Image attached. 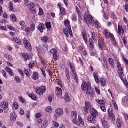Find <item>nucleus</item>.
Here are the masks:
<instances>
[{"mask_svg": "<svg viewBox=\"0 0 128 128\" xmlns=\"http://www.w3.org/2000/svg\"><path fill=\"white\" fill-rule=\"evenodd\" d=\"M14 80H15L16 82H18V84L20 83L21 80H20V78H18V76H15L14 77Z\"/></svg>", "mask_w": 128, "mask_h": 128, "instance_id": "obj_47", "label": "nucleus"}, {"mask_svg": "<svg viewBox=\"0 0 128 128\" xmlns=\"http://www.w3.org/2000/svg\"><path fill=\"white\" fill-rule=\"evenodd\" d=\"M72 78L75 81V82H78V74H76V73H74V74H72Z\"/></svg>", "mask_w": 128, "mask_h": 128, "instance_id": "obj_26", "label": "nucleus"}, {"mask_svg": "<svg viewBox=\"0 0 128 128\" xmlns=\"http://www.w3.org/2000/svg\"><path fill=\"white\" fill-rule=\"evenodd\" d=\"M37 28L40 30V32H44V29H42L40 26H38Z\"/></svg>", "mask_w": 128, "mask_h": 128, "instance_id": "obj_59", "label": "nucleus"}, {"mask_svg": "<svg viewBox=\"0 0 128 128\" xmlns=\"http://www.w3.org/2000/svg\"><path fill=\"white\" fill-rule=\"evenodd\" d=\"M90 113L94 118H96L98 116V111L94 108H92L90 110Z\"/></svg>", "mask_w": 128, "mask_h": 128, "instance_id": "obj_9", "label": "nucleus"}, {"mask_svg": "<svg viewBox=\"0 0 128 128\" xmlns=\"http://www.w3.org/2000/svg\"><path fill=\"white\" fill-rule=\"evenodd\" d=\"M19 23H20V26H24V24H26V22L24 20H20Z\"/></svg>", "mask_w": 128, "mask_h": 128, "instance_id": "obj_56", "label": "nucleus"}, {"mask_svg": "<svg viewBox=\"0 0 128 128\" xmlns=\"http://www.w3.org/2000/svg\"><path fill=\"white\" fill-rule=\"evenodd\" d=\"M76 118H74L72 120L73 122L75 123L76 124L77 126H80V124H78V121H76Z\"/></svg>", "mask_w": 128, "mask_h": 128, "instance_id": "obj_57", "label": "nucleus"}, {"mask_svg": "<svg viewBox=\"0 0 128 128\" xmlns=\"http://www.w3.org/2000/svg\"><path fill=\"white\" fill-rule=\"evenodd\" d=\"M104 34L106 38H110L112 40L114 41V34L110 32H108V30H105L104 31Z\"/></svg>", "mask_w": 128, "mask_h": 128, "instance_id": "obj_4", "label": "nucleus"}, {"mask_svg": "<svg viewBox=\"0 0 128 128\" xmlns=\"http://www.w3.org/2000/svg\"><path fill=\"white\" fill-rule=\"evenodd\" d=\"M122 100L125 102H128V96L123 97Z\"/></svg>", "mask_w": 128, "mask_h": 128, "instance_id": "obj_61", "label": "nucleus"}, {"mask_svg": "<svg viewBox=\"0 0 128 128\" xmlns=\"http://www.w3.org/2000/svg\"><path fill=\"white\" fill-rule=\"evenodd\" d=\"M100 108L102 110V112H106V107H104V106H100Z\"/></svg>", "mask_w": 128, "mask_h": 128, "instance_id": "obj_58", "label": "nucleus"}, {"mask_svg": "<svg viewBox=\"0 0 128 128\" xmlns=\"http://www.w3.org/2000/svg\"><path fill=\"white\" fill-rule=\"evenodd\" d=\"M38 14L40 16H42V14H44V11L42 10V9L40 8H39Z\"/></svg>", "mask_w": 128, "mask_h": 128, "instance_id": "obj_50", "label": "nucleus"}, {"mask_svg": "<svg viewBox=\"0 0 128 128\" xmlns=\"http://www.w3.org/2000/svg\"><path fill=\"white\" fill-rule=\"evenodd\" d=\"M108 62L111 66H114V59L112 58H108Z\"/></svg>", "mask_w": 128, "mask_h": 128, "instance_id": "obj_45", "label": "nucleus"}, {"mask_svg": "<svg viewBox=\"0 0 128 128\" xmlns=\"http://www.w3.org/2000/svg\"><path fill=\"white\" fill-rule=\"evenodd\" d=\"M29 96L30 98H32V100H36V96L32 94H30Z\"/></svg>", "mask_w": 128, "mask_h": 128, "instance_id": "obj_43", "label": "nucleus"}, {"mask_svg": "<svg viewBox=\"0 0 128 128\" xmlns=\"http://www.w3.org/2000/svg\"><path fill=\"white\" fill-rule=\"evenodd\" d=\"M46 88L44 86H41L36 88V92L38 94H40V96L42 94H44L46 91Z\"/></svg>", "mask_w": 128, "mask_h": 128, "instance_id": "obj_5", "label": "nucleus"}, {"mask_svg": "<svg viewBox=\"0 0 128 128\" xmlns=\"http://www.w3.org/2000/svg\"><path fill=\"white\" fill-rule=\"evenodd\" d=\"M94 116H88L87 118V120L89 122H91V124H94Z\"/></svg>", "mask_w": 128, "mask_h": 128, "instance_id": "obj_21", "label": "nucleus"}, {"mask_svg": "<svg viewBox=\"0 0 128 128\" xmlns=\"http://www.w3.org/2000/svg\"><path fill=\"white\" fill-rule=\"evenodd\" d=\"M64 24L66 26L65 30H64V32L66 36H68V34L72 36V28H70V20H66L64 21Z\"/></svg>", "mask_w": 128, "mask_h": 128, "instance_id": "obj_1", "label": "nucleus"}, {"mask_svg": "<svg viewBox=\"0 0 128 128\" xmlns=\"http://www.w3.org/2000/svg\"><path fill=\"white\" fill-rule=\"evenodd\" d=\"M39 26H40V28H42L43 30H46V26H44V24L42 23H40Z\"/></svg>", "mask_w": 128, "mask_h": 128, "instance_id": "obj_60", "label": "nucleus"}, {"mask_svg": "<svg viewBox=\"0 0 128 128\" xmlns=\"http://www.w3.org/2000/svg\"><path fill=\"white\" fill-rule=\"evenodd\" d=\"M22 30H24V32H28V34L30 33V28H28V26H24L21 27Z\"/></svg>", "mask_w": 128, "mask_h": 128, "instance_id": "obj_19", "label": "nucleus"}, {"mask_svg": "<svg viewBox=\"0 0 128 128\" xmlns=\"http://www.w3.org/2000/svg\"><path fill=\"white\" fill-rule=\"evenodd\" d=\"M82 36L83 39L84 40V42L86 44H88V36H86V32H82Z\"/></svg>", "mask_w": 128, "mask_h": 128, "instance_id": "obj_22", "label": "nucleus"}, {"mask_svg": "<svg viewBox=\"0 0 128 128\" xmlns=\"http://www.w3.org/2000/svg\"><path fill=\"white\" fill-rule=\"evenodd\" d=\"M41 40L44 42H48V36H44L41 38Z\"/></svg>", "mask_w": 128, "mask_h": 128, "instance_id": "obj_39", "label": "nucleus"}, {"mask_svg": "<svg viewBox=\"0 0 128 128\" xmlns=\"http://www.w3.org/2000/svg\"><path fill=\"white\" fill-rule=\"evenodd\" d=\"M10 18L12 20V22H16V16L14 14H12L10 16Z\"/></svg>", "mask_w": 128, "mask_h": 128, "instance_id": "obj_46", "label": "nucleus"}, {"mask_svg": "<svg viewBox=\"0 0 128 128\" xmlns=\"http://www.w3.org/2000/svg\"><path fill=\"white\" fill-rule=\"evenodd\" d=\"M23 44L24 46L28 50H32V46H30V43L28 40H25L23 41Z\"/></svg>", "mask_w": 128, "mask_h": 128, "instance_id": "obj_7", "label": "nucleus"}, {"mask_svg": "<svg viewBox=\"0 0 128 128\" xmlns=\"http://www.w3.org/2000/svg\"><path fill=\"white\" fill-rule=\"evenodd\" d=\"M118 73L121 80H122V77L124 76V68H122L121 69H118Z\"/></svg>", "mask_w": 128, "mask_h": 128, "instance_id": "obj_18", "label": "nucleus"}, {"mask_svg": "<svg viewBox=\"0 0 128 128\" xmlns=\"http://www.w3.org/2000/svg\"><path fill=\"white\" fill-rule=\"evenodd\" d=\"M12 108L14 110H18V104L16 102L13 103Z\"/></svg>", "mask_w": 128, "mask_h": 128, "instance_id": "obj_34", "label": "nucleus"}, {"mask_svg": "<svg viewBox=\"0 0 128 128\" xmlns=\"http://www.w3.org/2000/svg\"><path fill=\"white\" fill-rule=\"evenodd\" d=\"M96 102L98 104H104V101L102 100H100L98 99H96Z\"/></svg>", "mask_w": 128, "mask_h": 128, "instance_id": "obj_41", "label": "nucleus"}, {"mask_svg": "<svg viewBox=\"0 0 128 128\" xmlns=\"http://www.w3.org/2000/svg\"><path fill=\"white\" fill-rule=\"evenodd\" d=\"M84 20L86 24H91V26H94V23L92 22L94 21V18L92 16L86 13H85L84 14Z\"/></svg>", "mask_w": 128, "mask_h": 128, "instance_id": "obj_3", "label": "nucleus"}, {"mask_svg": "<svg viewBox=\"0 0 128 128\" xmlns=\"http://www.w3.org/2000/svg\"><path fill=\"white\" fill-rule=\"evenodd\" d=\"M88 44H89L90 47L91 48H94V41H92V38H89Z\"/></svg>", "mask_w": 128, "mask_h": 128, "instance_id": "obj_30", "label": "nucleus"}, {"mask_svg": "<svg viewBox=\"0 0 128 128\" xmlns=\"http://www.w3.org/2000/svg\"><path fill=\"white\" fill-rule=\"evenodd\" d=\"M81 88L82 90L86 91L87 94H92V86L90 82H83L82 84Z\"/></svg>", "mask_w": 128, "mask_h": 128, "instance_id": "obj_2", "label": "nucleus"}, {"mask_svg": "<svg viewBox=\"0 0 128 128\" xmlns=\"http://www.w3.org/2000/svg\"><path fill=\"white\" fill-rule=\"evenodd\" d=\"M56 94L57 96H60L62 94V90L61 88L57 87L56 88V90L55 91Z\"/></svg>", "mask_w": 128, "mask_h": 128, "instance_id": "obj_11", "label": "nucleus"}, {"mask_svg": "<svg viewBox=\"0 0 128 128\" xmlns=\"http://www.w3.org/2000/svg\"><path fill=\"white\" fill-rule=\"evenodd\" d=\"M13 40L16 42V44H22V42L20 38H13Z\"/></svg>", "mask_w": 128, "mask_h": 128, "instance_id": "obj_33", "label": "nucleus"}, {"mask_svg": "<svg viewBox=\"0 0 128 128\" xmlns=\"http://www.w3.org/2000/svg\"><path fill=\"white\" fill-rule=\"evenodd\" d=\"M116 124H117V126H118V128H120V126H122V121H120V120L119 118H117Z\"/></svg>", "mask_w": 128, "mask_h": 128, "instance_id": "obj_32", "label": "nucleus"}, {"mask_svg": "<svg viewBox=\"0 0 128 128\" xmlns=\"http://www.w3.org/2000/svg\"><path fill=\"white\" fill-rule=\"evenodd\" d=\"M22 58H24L26 60H30V56H28V54L26 53H24L22 54Z\"/></svg>", "mask_w": 128, "mask_h": 128, "instance_id": "obj_31", "label": "nucleus"}, {"mask_svg": "<svg viewBox=\"0 0 128 128\" xmlns=\"http://www.w3.org/2000/svg\"><path fill=\"white\" fill-rule=\"evenodd\" d=\"M76 10L78 12V16L80 18V16H82V13H80V10L78 8V7H76Z\"/></svg>", "mask_w": 128, "mask_h": 128, "instance_id": "obj_52", "label": "nucleus"}, {"mask_svg": "<svg viewBox=\"0 0 128 128\" xmlns=\"http://www.w3.org/2000/svg\"><path fill=\"white\" fill-rule=\"evenodd\" d=\"M116 66L118 70L124 68V67H122V64L118 61L117 62Z\"/></svg>", "mask_w": 128, "mask_h": 128, "instance_id": "obj_42", "label": "nucleus"}, {"mask_svg": "<svg viewBox=\"0 0 128 128\" xmlns=\"http://www.w3.org/2000/svg\"><path fill=\"white\" fill-rule=\"evenodd\" d=\"M30 6L32 8H34V2H30Z\"/></svg>", "mask_w": 128, "mask_h": 128, "instance_id": "obj_64", "label": "nucleus"}, {"mask_svg": "<svg viewBox=\"0 0 128 128\" xmlns=\"http://www.w3.org/2000/svg\"><path fill=\"white\" fill-rule=\"evenodd\" d=\"M16 114L14 112H12L10 114V120L12 122H14L16 120Z\"/></svg>", "mask_w": 128, "mask_h": 128, "instance_id": "obj_12", "label": "nucleus"}, {"mask_svg": "<svg viewBox=\"0 0 128 128\" xmlns=\"http://www.w3.org/2000/svg\"><path fill=\"white\" fill-rule=\"evenodd\" d=\"M48 120H44L41 126V128H48Z\"/></svg>", "mask_w": 128, "mask_h": 128, "instance_id": "obj_23", "label": "nucleus"}, {"mask_svg": "<svg viewBox=\"0 0 128 128\" xmlns=\"http://www.w3.org/2000/svg\"><path fill=\"white\" fill-rule=\"evenodd\" d=\"M46 28H52V25H50V22H46L45 23Z\"/></svg>", "mask_w": 128, "mask_h": 128, "instance_id": "obj_44", "label": "nucleus"}, {"mask_svg": "<svg viewBox=\"0 0 128 128\" xmlns=\"http://www.w3.org/2000/svg\"><path fill=\"white\" fill-rule=\"evenodd\" d=\"M100 82L101 86H106V81L104 79H102L100 80Z\"/></svg>", "mask_w": 128, "mask_h": 128, "instance_id": "obj_48", "label": "nucleus"}, {"mask_svg": "<svg viewBox=\"0 0 128 128\" xmlns=\"http://www.w3.org/2000/svg\"><path fill=\"white\" fill-rule=\"evenodd\" d=\"M50 52L52 54L54 60H58V51L54 48L50 50Z\"/></svg>", "mask_w": 128, "mask_h": 128, "instance_id": "obj_6", "label": "nucleus"}, {"mask_svg": "<svg viewBox=\"0 0 128 128\" xmlns=\"http://www.w3.org/2000/svg\"><path fill=\"white\" fill-rule=\"evenodd\" d=\"M56 114L58 116H62L64 114V110L61 108H56L55 110Z\"/></svg>", "mask_w": 128, "mask_h": 128, "instance_id": "obj_15", "label": "nucleus"}, {"mask_svg": "<svg viewBox=\"0 0 128 128\" xmlns=\"http://www.w3.org/2000/svg\"><path fill=\"white\" fill-rule=\"evenodd\" d=\"M64 98L66 102H68L70 100V96H68V93L66 92L65 94Z\"/></svg>", "mask_w": 128, "mask_h": 128, "instance_id": "obj_24", "label": "nucleus"}, {"mask_svg": "<svg viewBox=\"0 0 128 128\" xmlns=\"http://www.w3.org/2000/svg\"><path fill=\"white\" fill-rule=\"evenodd\" d=\"M92 24H94H94L95 26L97 28H100V24L98 23V22L97 20H93Z\"/></svg>", "mask_w": 128, "mask_h": 128, "instance_id": "obj_35", "label": "nucleus"}, {"mask_svg": "<svg viewBox=\"0 0 128 128\" xmlns=\"http://www.w3.org/2000/svg\"><path fill=\"white\" fill-rule=\"evenodd\" d=\"M110 108L108 109V112L109 114V116L110 117V119L112 120H116V117L114 116V113H112V111H110Z\"/></svg>", "mask_w": 128, "mask_h": 128, "instance_id": "obj_17", "label": "nucleus"}, {"mask_svg": "<svg viewBox=\"0 0 128 128\" xmlns=\"http://www.w3.org/2000/svg\"><path fill=\"white\" fill-rule=\"evenodd\" d=\"M122 60L126 64H128V60L126 58L123 57Z\"/></svg>", "mask_w": 128, "mask_h": 128, "instance_id": "obj_63", "label": "nucleus"}, {"mask_svg": "<svg viewBox=\"0 0 128 128\" xmlns=\"http://www.w3.org/2000/svg\"><path fill=\"white\" fill-rule=\"evenodd\" d=\"M30 28V32H34L36 28V24H31Z\"/></svg>", "mask_w": 128, "mask_h": 128, "instance_id": "obj_37", "label": "nucleus"}, {"mask_svg": "<svg viewBox=\"0 0 128 128\" xmlns=\"http://www.w3.org/2000/svg\"><path fill=\"white\" fill-rule=\"evenodd\" d=\"M53 124H54V128H58V126H60V124L58 123V122H53Z\"/></svg>", "mask_w": 128, "mask_h": 128, "instance_id": "obj_49", "label": "nucleus"}, {"mask_svg": "<svg viewBox=\"0 0 128 128\" xmlns=\"http://www.w3.org/2000/svg\"><path fill=\"white\" fill-rule=\"evenodd\" d=\"M5 70L10 74V76H14V71L12 70L8 66H6L5 68Z\"/></svg>", "mask_w": 128, "mask_h": 128, "instance_id": "obj_16", "label": "nucleus"}, {"mask_svg": "<svg viewBox=\"0 0 128 128\" xmlns=\"http://www.w3.org/2000/svg\"><path fill=\"white\" fill-rule=\"evenodd\" d=\"M72 118H76V112L72 111Z\"/></svg>", "mask_w": 128, "mask_h": 128, "instance_id": "obj_53", "label": "nucleus"}, {"mask_svg": "<svg viewBox=\"0 0 128 128\" xmlns=\"http://www.w3.org/2000/svg\"><path fill=\"white\" fill-rule=\"evenodd\" d=\"M101 122H102V126H104V128H108V122L106 121L104 118H102Z\"/></svg>", "mask_w": 128, "mask_h": 128, "instance_id": "obj_27", "label": "nucleus"}, {"mask_svg": "<svg viewBox=\"0 0 128 128\" xmlns=\"http://www.w3.org/2000/svg\"><path fill=\"white\" fill-rule=\"evenodd\" d=\"M46 72H48V74H49V76H52V70H50V69H48L47 70H46Z\"/></svg>", "mask_w": 128, "mask_h": 128, "instance_id": "obj_54", "label": "nucleus"}, {"mask_svg": "<svg viewBox=\"0 0 128 128\" xmlns=\"http://www.w3.org/2000/svg\"><path fill=\"white\" fill-rule=\"evenodd\" d=\"M60 16H64V14H66V9H64V8L63 7L62 8H60Z\"/></svg>", "mask_w": 128, "mask_h": 128, "instance_id": "obj_28", "label": "nucleus"}, {"mask_svg": "<svg viewBox=\"0 0 128 128\" xmlns=\"http://www.w3.org/2000/svg\"><path fill=\"white\" fill-rule=\"evenodd\" d=\"M93 76L96 84H98V82H100V78H98V72H94L93 73Z\"/></svg>", "mask_w": 128, "mask_h": 128, "instance_id": "obj_10", "label": "nucleus"}, {"mask_svg": "<svg viewBox=\"0 0 128 128\" xmlns=\"http://www.w3.org/2000/svg\"><path fill=\"white\" fill-rule=\"evenodd\" d=\"M40 70L44 76L46 77V70H44V68H40Z\"/></svg>", "mask_w": 128, "mask_h": 128, "instance_id": "obj_51", "label": "nucleus"}, {"mask_svg": "<svg viewBox=\"0 0 128 128\" xmlns=\"http://www.w3.org/2000/svg\"><path fill=\"white\" fill-rule=\"evenodd\" d=\"M124 30L122 28V26H120V24H118V34L119 36H120L122 34H124Z\"/></svg>", "mask_w": 128, "mask_h": 128, "instance_id": "obj_13", "label": "nucleus"}, {"mask_svg": "<svg viewBox=\"0 0 128 128\" xmlns=\"http://www.w3.org/2000/svg\"><path fill=\"white\" fill-rule=\"evenodd\" d=\"M10 6V10H12V12H16V10H15L14 9V6Z\"/></svg>", "mask_w": 128, "mask_h": 128, "instance_id": "obj_55", "label": "nucleus"}, {"mask_svg": "<svg viewBox=\"0 0 128 128\" xmlns=\"http://www.w3.org/2000/svg\"><path fill=\"white\" fill-rule=\"evenodd\" d=\"M46 112H52V106H48L45 108Z\"/></svg>", "mask_w": 128, "mask_h": 128, "instance_id": "obj_38", "label": "nucleus"}, {"mask_svg": "<svg viewBox=\"0 0 128 128\" xmlns=\"http://www.w3.org/2000/svg\"><path fill=\"white\" fill-rule=\"evenodd\" d=\"M86 106L84 107V110L86 114L88 112V110H92V104L88 102H85Z\"/></svg>", "mask_w": 128, "mask_h": 128, "instance_id": "obj_8", "label": "nucleus"}, {"mask_svg": "<svg viewBox=\"0 0 128 128\" xmlns=\"http://www.w3.org/2000/svg\"><path fill=\"white\" fill-rule=\"evenodd\" d=\"M32 78L34 80H38V74L36 72H34L32 76Z\"/></svg>", "mask_w": 128, "mask_h": 128, "instance_id": "obj_20", "label": "nucleus"}, {"mask_svg": "<svg viewBox=\"0 0 128 128\" xmlns=\"http://www.w3.org/2000/svg\"><path fill=\"white\" fill-rule=\"evenodd\" d=\"M34 63L33 61H30L28 64V66L30 68H34Z\"/></svg>", "mask_w": 128, "mask_h": 128, "instance_id": "obj_40", "label": "nucleus"}, {"mask_svg": "<svg viewBox=\"0 0 128 128\" xmlns=\"http://www.w3.org/2000/svg\"><path fill=\"white\" fill-rule=\"evenodd\" d=\"M18 100H20V102H24V98H22V97L19 96Z\"/></svg>", "mask_w": 128, "mask_h": 128, "instance_id": "obj_62", "label": "nucleus"}, {"mask_svg": "<svg viewBox=\"0 0 128 128\" xmlns=\"http://www.w3.org/2000/svg\"><path fill=\"white\" fill-rule=\"evenodd\" d=\"M0 106L2 108H8V103L6 102H2L0 104Z\"/></svg>", "mask_w": 128, "mask_h": 128, "instance_id": "obj_14", "label": "nucleus"}, {"mask_svg": "<svg viewBox=\"0 0 128 128\" xmlns=\"http://www.w3.org/2000/svg\"><path fill=\"white\" fill-rule=\"evenodd\" d=\"M69 64H70V68L71 70L72 74H76V68H74V66L72 65V64H70V63Z\"/></svg>", "mask_w": 128, "mask_h": 128, "instance_id": "obj_25", "label": "nucleus"}, {"mask_svg": "<svg viewBox=\"0 0 128 128\" xmlns=\"http://www.w3.org/2000/svg\"><path fill=\"white\" fill-rule=\"evenodd\" d=\"M24 73L25 74H26V76H30V73H28V72H32V70H29V72H28V70L24 68Z\"/></svg>", "mask_w": 128, "mask_h": 128, "instance_id": "obj_36", "label": "nucleus"}, {"mask_svg": "<svg viewBox=\"0 0 128 128\" xmlns=\"http://www.w3.org/2000/svg\"><path fill=\"white\" fill-rule=\"evenodd\" d=\"M92 38L94 40H98V35H96V34L94 32H92Z\"/></svg>", "mask_w": 128, "mask_h": 128, "instance_id": "obj_29", "label": "nucleus"}]
</instances>
